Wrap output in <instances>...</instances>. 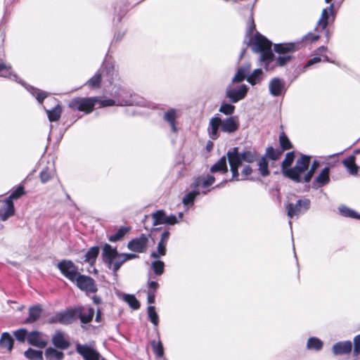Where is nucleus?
Instances as JSON below:
<instances>
[{"mask_svg": "<svg viewBox=\"0 0 360 360\" xmlns=\"http://www.w3.org/2000/svg\"><path fill=\"white\" fill-rule=\"evenodd\" d=\"M249 43L254 52L260 53L259 61L264 63L266 70L272 68L269 66L274 62L276 65L283 66L291 60L290 55L288 54H281L275 58L271 50V42L257 32L251 37Z\"/></svg>", "mask_w": 360, "mask_h": 360, "instance_id": "f257e3e1", "label": "nucleus"}, {"mask_svg": "<svg viewBox=\"0 0 360 360\" xmlns=\"http://www.w3.org/2000/svg\"><path fill=\"white\" fill-rule=\"evenodd\" d=\"M238 128L239 123L236 117H229L225 120H221L219 115H217L210 120L207 133L211 139L216 140L220 136V131L232 134L236 131Z\"/></svg>", "mask_w": 360, "mask_h": 360, "instance_id": "f03ea898", "label": "nucleus"}, {"mask_svg": "<svg viewBox=\"0 0 360 360\" xmlns=\"http://www.w3.org/2000/svg\"><path fill=\"white\" fill-rule=\"evenodd\" d=\"M229 162L232 172V179L239 180L238 167L243 162L252 163L257 160V154L254 150L238 152V148L234 147L227 153Z\"/></svg>", "mask_w": 360, "mask_h": 360, "instance_id": "7ed1b4c3", "label": "nucleus"}, {"mask_svg": "<svg viewBox=\"0 0 360 360\" xmlns=\"http://www.w3.org/2000/svg\"><path fill=\"white\" fill-rule=\"evenodd\" d=\"M116 77L117 71L114 65L105 61L98 72L87 81L86 84L92 88H98L102 79L112 84L114 78Z\"/></svg>", "mask_w": 360, "mask_h": 360, "instance_id": "20e7f679", "label": "nucleus"}, {"mask_svg": "<svg viewBox=\"0 0 360 360\" xmlns=\"http://www.w3.org/2000/svg\"><path fill=\"white\" fill-rule=\"evenodd\" d=\"M102 258L107 264L108 268L113 271L115 274L120 269L121 266L126 262L124 257H121L116 248H112L109 244H105L102 251Z\"/></svg>", "mask_w": 360, "mask_h": 360, "instance_id": "39448f33", "label": "nucleus"}, {"mask_svg": "<svg viewBox=\"0 0 360 360\" xmlns=\"http://www.w3.org/2000/svg\"><path fill=\"white\" fill-rule=\"evenodd\" d=\"M122 94H127L120 86H116L114 93L112 94L113 98H97L96 103H99L101 107H108L112 105H120L124 106L125 105L131 104L134 103L130 96L129 97L123 98L121 97Z\"/></svg>", "mask_w": 360, "mask_h": 360, "instance_id": "423d86ee", "label": "nucleus"}, {"mask_svg": "<svg viewBox=\"0 0 360 360\" xmlns=\"http://www.w3.org/2000/svg\"><path fill=\"white\" fill-rule=\"evenodd\" d=\"M309 163L310 157L307 155H302L297 160L296 165L294 167L285 170V176L296 182H301V174L307 169Z\"/></svg>", "mask_w": 360, "mask_h": 360, "instance_id": "0eeeda50", "label": "nucleus"}, {"mask_svg": "<svg viewBox=\"0 0 360 360\" xmlns=\"http://www.w3.org/2000/svg\"><path fill=\"white\" fill-rule=\"evenodd\" d=\"M97 101V98L77 97L72 99L68 106L73 110L83 111L89 113L93 110Z\"/></svg>", "mask_w": 360, "mask_h": 360, "instance_id": "6e6552de", "label": "nucleus"}, {"mask_svg": "<svg viewBox=\"0 0 360 360\" xmlns=\"http://www.w3.org/2000/svg\"><path fill=\"white\" fill-rule=\"evenodd\" d=\"M310 200L307 198L300 199L296 203H288L285 205L287 215L289 218L298 217L309 209Z\"/></svg>", "mask_w": 360, "mask_h": 360, "instance_id": "1a4fd4ad", "label": "nucleus"}, {"mask_svg": "<svg viewBox=\"0 0 360 360\" xmlns=\"http://www.w3.org/2000/svg\"><path fill=\"white\" fill-rule=\"evenodd\" d=\"M217 179V175L212 173L207 175H202L195 177L191 185V188H202V193L207 194L210 191V186L213 185L215 180Z\"/></svg>", "mask_w": 360, "mask_h": 360, "instance_id": "9d476101", "label": "nucleus"}, {"mask_svg": "<svg viewBox=\"0 0 360 360\" xmlns=\"http://www.w3.org/2000/svg\"><path fill=\"white\" fill-rule=\"evenodd\" d=\"M60 273L72 282L79 274L77 266L70 260L63 259L57 264Z\"/></svg>", "mask_w": 360, "mask_h": 360, "instance_id": "9b49d317", "label": "nucleus"}, {"mask_svg": "<svg viewBox=\"0 0 360 360\" xmlns=\"http://www.w3.org/2000/svg\"><path fill=\"white\" fill-rule=\"evenodd\" d=\"M248 90V88L245 84H242L238 87H234L232 84H230L226 88V95L231 102L237 103L245 97Z\"/></svg>", "mask_w": 360, "mask_h": 360, "instance_id": "f8f14e48", "label": "nucleus"}, {"mask_svg": "<svg viewBox=\"0 0 360 360\" xmlns=\"http://www.w3.org/2000/svg\"><path fill=\"white\" fill-rule=\"evenodd\" d=\"M148 238L142 233L140 236L134 238L127 243V248L134 252H146L148 248Z\"/></svg>", "mask_w": 360, "mask_h": 360, "instance_id": "ddd939ff", "label": "nucleus"}, {"mask_svg": "<svg viewBox=\"0 0 360 360\" xmlns=\"http://www.w3.org/2000/svg\"><path fill=\"white\" fill-rule=\"evenodd\" d=\"M74 283L80 290L86 292H96L97 291L95 281L90 276L79 274Z\"/></svg>", "mask_w": 360, "mask_h": 360, "instance_id": "4468645a", "label": "nucleus"}, {"mask_svg": "<svg viewBox=\"0 0 360 360\" xmlns=\"http://www.w3.org/2000/svg\"><path fill=\"white\" fill-rule=\"evenodd\" d=\"M181 111L176 108H169L163 114V120L167 122L173 133H178L179 127L177 119L181 117Z\"/></svg>", "mask_w": 360, "mask_h": 360, "instance_id": "2eb2a0df", "label": "nucleus"}, {"mask_svg": "<svg viewBox=\"0 0 360 360\" xmlns=\"http://www.w3.org/2000/svg\"><path fill=\"white\" fill-rule=\"evenodd\" d=\"M76 319L75 311L74 310H66L57 313L55 316L49 319L48 323H59L63 325H68L73 323Z\"/></svg>", "mask_w": 360, "mask_h": 360, "instance_id": "dca6fc26", "label": "nucleus"}, {"mask_svg": "<svg viewBox=\"0 0 360 360\" xmlns=\"http://www.w3.org/2000/svg\"><path fill=\"white\" fill-rule=\"evenodd\" d=\"M269 91L273 96H283L286 92L285 81L278 77L272 78L269 84Z\"/></svg>", "mask_w": 360, "mask_h": 360, "instance_id": "f3484780", "label": "nucleus"}, {"mask_svg": "<svg viewBox=\"0 0 360 360\" xmlns=\"http://www.w3.org/2000/svg\"><path fill=\"white\" fill-rule=\"evenodd\" d=\"M76 350L84 360H101L103 359L96 350L86 345H77Z\"/></svg>", "mask_w": 360, "mask_h": 360, "instance_id": "a211bd4d", "label": "nucleus"}, {"mask_svg": "<svg viewBox=\"0 0 360 360\" xmlns=\"http://www.w3.org/2000/svg\"><path fill=\"white\" fill-rule=\"evenodd\" d=\"M169 236L170 233L169 231H165L162 233L161 238L158 243L157 250L151 252L150 257L158 259L166 255V247L169 238Z\"/></svg>", "mask_w": 360, "mask_h": 360, "instance_id": "6ab92c4d", "label": "nucleus"}, {"mask_svg": "<svg viewBox=\"0 0 360 360\" xmlns=\"http://www.w3.org/2000/svg\"><path fill=\"white\" fill-rule=\"evenodd\" d=\"M75 316H77L82 323H90L94 316L95 310L90 307L84 306L75 309Z\"/></svg>", "mask_w": 360, "mask_h": 360, "instance_id": "aec40b11", "label": "nucleus"}, {"mask_svg": "<svg viewBox=\"0 0 360 360\" xmlns=\"http://www.w3.org/2000/svg\"><path fill=\"white\" fill-rule=\"evenodd\" d=\"M14 205L10 199L0 201V218L2 221L7 220L14 214Z\"/></svg>", "mask_w": 360, "mask_h": 360, "instance_id": "412c9836", "label": "nucleus"}, {"mask_svg": "<svg viewBox=\"0 0 360 360\" xmlns=\"http://www.w3.org/2000/svg\"><path fill=\"white\" fill-rule=\"evenodd\" d=\"M0 77L11 79L22 85H25L17 75L13 72L11 66L6 64L2 59H0Z\"/></svg>", "mask_w": 360, "mask_h": 360, "instance_id": "4be33fe9", "label": "nucleus"}, {"mask_svg": "<svg viewBox=\"0 0 360 360\" xmlns=\"http://www.w3.org/2000/svg\"><path fill=\"white\" fill-rule=\"evenodd\" d=\"M330 181V168L326 167L323 168L320 174L316 177L314 183L313 188H317L318 187L323 186L328 184Z\"/></svg>", "mask_w": 360, "mask_h": 360, "instance_id": "5701e85b", "label": "nucleus"}, {"mask_svg": "<svg viewBox=\"0 0 360 360\" xmlns=\"http://www.w3.org/2000/svg\"><path fill=\"white\" fill-rule=\"evenodd\" d=\"M210 173L217 175L218 178L219 174H224L228 172V167L226 164V158L225 156L221 157L216 163H214L210 168Z\"/></svg>", "mask_w": 360, "mask_h": 360, "instance_id": "b1692460", "label": "nucleus"}, {"mask_svg": "<svg viewBox=\"0 0 360 360\" xmlns=\"http://www.w3.org/2000/svg\"><path fill=\"white\" fill-rule=\"evenodd\" d=\"M28 342L39 348H44L47 345V342L42 339L41 334L38 331H32L27 335Z\"/></svg>", "mask_w": 360, "mask_h": 360, "instance_id": "393cba45", "label": "nucleus"}, {"mask_svg": "<svg viewBox=\"0 0 360 360\" xmlns=\"http://www.w3.org/2000/svg\"><path fill=\"white\" fill-rule=\"evenodd\" d=\"M352 348L350 341L338 342L333 346V352L335 355L347 354L352 351Z\"/></svg>", "mask_w": 360, "mask_h": 360, "instance_id": "a878e982", "label": "nucleus"}, {"mask_svg": "<svg viewBox=\"0 0 360 360\" xmlns=\"http://www.w3.org/2000/svg\"><path fill=\"white\" fill-rule=\"evenodd\" d=\"M333 8V4H331L329 11L328 8H324L322 11L321 18L317 22V25L316 27V30H324L328 24V18H329V13H332Z\"/></svg>", "mask_w": 360, "mask_h": 360, "instance_id": "bb28decb", "label": "nucleus"}, {"mask_svg": "<svg viewBox=\"0 0 360 360\" xmlns=\"http://www.w3.org/2000/svg\"><path fill=\"white\" fill-rule=\"evenodd\" d=\"M296 49V46L293 43H283V44H278L274 45V51L278 53V55L281 54H288L295 51Z\"/></svg>", "mask_w": 360, "mask_h": 360, "instance_id": "cd10ccee", "label": "nucleus"}, {"mask_svg": "<svg viewBox=\"0 0 360 360\" xmlns=\"http://www.w3.org/2000/svg\"><path fill=\"white\" fill-rule=\"evenodd\" d=\"M42 312V309L40 305H35L30 307L29 309V316L27 319L25 321V323H32L37 321Z\"/></svg>", "mask_w": 360, "mask_h": 360, "instance_id": "c85d7f7f", "label": "nucleus"}, {"mask_svg": "<svg viewBox=\"0 0 360 360\" xmlns=\"http://www.w3.org/2000/svg\"><path fill=\"white\" fill-rule=\"evenodd\" d=\"M13 339L8 333H3L0 338V347L11 352L13 347Z\"/></svg>", "mask_w": 360, "mask_h": 360, "instance_id": "c756f323", "label": "nucleus"}, {"mask_svg": "<svg viewBox=\"0 0 360 360\" xmlns=\"http://www.w3.org/2000/svg\"><path fill=\"white\" fill-rule=\"evenodd\" d=\"M53 345L60 349H67L70 346V343L68 340H66L62 333L57 332L52 339Z\"/></svg>", "mask_w": 360, "mask_h": 360, "instance_id": "7c9ffc66", "label": "nucleus"}, {"mask_svg": "<svg viewBox=\"0 0 360 360\" xmlns=\"http://www.w3.org/2000/svg\"><path fill=\"white\" fill-rule=\"evenodd\" d=\"M323 342L316 337H311L308 339L306 347L308 350L319 352L323 348Z\"/></svg>", "mask_w": 360, "mask_h": 360, "instance_id": "2f4dec72", "label": "nucleus"}, {"mask_svg": "<svg viewBox=\"0 0 360 360\" xmlns=\"http://www.w3.org/2000/svg\"><path fill=\"white\" fill-rule=\"evenodd\" d=\"M263 72L262 69H255L250 75H249L246 79L251 85H255L262 80Z\"/></svg>", "mask_w": 360, "mask_h": 360, "instance_id": "473e14b6", "label": "nucleus"}, {"mask_svg": "<svg viewBox=\"0 0 360 360\" xmlns=\"http://www.w3.org/2000/svg\"><path fill=\"white\" fill-rule=\"evenodd\" d=\"M342 163L351 174L355 175L357 174L358 167L355 164V157L354 155H351L345 159Z\"/></svg>", "mask_w": 360, "mask_h": 360, "instance_id": "72a5a7b5", "label": "nucleus"}, {"mask_svg": "<svg viewBox=\"0 0 360 360\" xmlns=\"http://www.w3.org/2000/svg\"><path fill=\"white\" fill-rule=\"evenodd\" d=\"M46 112L49 120L50 122H56L58 121L61 116L62 108L60 105L58 104L51 110H46Z\"/></svg>", "mask_w": 360, "mask_h": 360, "instance_id": "f704fd0d", "label": "nucleus"}, {"mask_svg": "<svg viewBox=\"0 0 360 360\" xmlns=\"http://www.w3.org/2000/svg\"><path fill=\"white\" fill-rule=\"evenodd\" d=\"M99 253V248L97 246L91 247L84 255V261L88 263H94Z\"/></svg>", "mask_w": 360, "mask_h": 360, "instance_id": "c9c22d12", "label": "nucleus"}, {"mask_svg": "<svg viewBox=\"0 0 360 360\" xmlns=\"http://www.w3.org/2000/svg\"><path fill=\"white\" fill-rule=\"evenodd\" d=\"M200 191L198 188H192V191L186 193L183 199L182 202L185 206L193 205L194 200L198 195Z\"/></svg>", "mask_w": 360, "mask_h": 360, "instance_id": "e433bc0d", "label": "nucleus"}, {"mask_svg": "<svg viewBox=\"0 0 360 360\" xmlns=\"http://www.w3.org/2000/svg\"><path fill=\"white\" fill-rule=\"evenodd\" d=\"M130 229L127 226L120 227L115 233L110 235L108 237L110 242H117L121 240L129 231Z\"/></svg>", "mask_w": 360, "mask_h": 360, "instance_id": "4c0bfd02", "label": "nucleus"}, {"mask_svg": "<svg viewBox=\"0 0 360 360\" xmlns=\"http://www.w3.org/2000/svg\"><path fill=\"white\" fill-rule=\"evenodd\" d=\"M153 352L155 354L157 359L163 357L164 356V348L162 342L158 340V341L153 340L150 342Z\"/></svg>", "mask_w": 360, "mask_h": 360, "instance_id": "58836bf2", "label": "nucleus"}, {"mask_svg": "<svg viewBox=\"0 0 360 360\" xmlns=\"http://www.w3.org/2000/svg\"><path fill=\"white\" fill-rule=\"evenodd\" d=\"M27 91L34 96L39 103H41L44 98L47 96V94L44 91H42L38 89H35L33 86H25Z\"/></svg>", "mask_w": 360, "mask_h": 360, "instance_id": "ea45409f", "label": "nucleus"}, {"mask_svg": "<svg viewBox=\"0 0 360 360\" xmlns=\"http://www.w3.org/2000/svg\"><path fill=\"white\" fill-rule=\"evenodd\" d=\"M153 219V225L157 226L159 224H165L166 219V214L162 210H158L151 214Z\"/></svg>", "mask_w": 360, "mask_h": 360, "instance_id": "a19ab883", "label": "nucleus"}, {"mask_svg": "<svg viewBox=\"0 0 360 360\" xmlns=\"http://www.w3.org/2000/svg\"><path fill=\"white\" fill-rule=\"evenodd\" d=\"M338 210L340 213L344 217L360 219L359 214L345 205L340 206Z\"/></svg>", "mask_w": 360, "mask_h": 360, "instance_id": "79ce46f5", "label": "nucleus"}, {"mask_svg": "<svg viewBox=\"0 0 360 360\" xmlns=\"http://www.w3.org/2000/svg\"><path fill=\"white\" fill-rule=\"evenodd\" d=\"M147 314L148 319L155 327H157L159 324V316L155 311V307L154 306H148L147 308Z\"/></svg>", "mask_w": 360, "mask_h": 360, "instance_id": "37998d69", "label": "nucleus"}, {"mask_svg": "<svg viewBox=\"0 0 360 360\" xmlns=\"http://www.w3.org/2000/svg\"><path fill=\"white\" fill-rule=\"evenodd\" d=\"M26 358L30 360H42L43 354L41 351L35 350L32 348H29L24 353Z\"/></svg>", "mask_w": 360, "mask_h": 360, "instance_id": "c03bdc74", "label": "nucleus"}, {"mask_svg": "<svg viewBox=\"0 0 360 360\" xmlns=\"http://www.w3.org/2000/svg\"><path fill=\"white\" fill-rule=\"evenodd\" d=\"M45 355L50 359L60 360L63 357V353L54 348L49 347L46 349Z\"/></svg>", "mask_w": 360, "mask_h": 360, "instance_id": "a18cd8bd", "label": "nucleus"}, {"mask_svg": "<svg viewBox=\"0 0 360 360\" xmlns=\"http://www.w3.org/2000/svg\"><path fill=\"white\" fill-rule=\"evenodd\" d=\"M123 300L125 301L133 309H139L140 308V303L139 300L133 295H124Z\"/></svg>", "mask_w": 360, "mask_h": 360, "instance_id": "49530a36", "label": "nucleus"}, {"mask_svg": "<svg viewBox=\"0 0 360 360\" xmlns=\"http://www.w3.org/2000/svg\"><path fill=\"white\" fill-rule=\"evenodd\" d=\"M123 91H124L127 94H121V97L123 98H127L129 97V96H130V97L131 98V99L134 101V103H131V104H128L127 105H143V101H142V99L141 98L139 97V96H137L136 94H131L129 90L120 86Z\"/></svg>", "mask_w": 360, "mask_h": 360, "instance_id": "de8ad7c7", "label": "nucleus"}, {"mask_svg": "<svg viewBox=\"0 0 360 360\" xmlns=\"http://www.w3.org/2000/svg\"><path fill=\"white\" fill-rule=\"evenodd\" d=\"M279 143L283 150H289L292 148V145L284 132L279 135Z\"/></svg>", "mask_w": 360, "mask_h": 360, "instance_id": "09e8293b", "label": "nucleus"}, {"mask_svg": "<svg viewBox=\"0 0 360 360\" xmlns=\"http://www.w3.org/2000/svg\"><path fill=\"white\" fill-rule=\"evenodd\" d=\"M295 158L293 152L287 153L285 159L283 160L281 167L283 174L285 175V170H288L289 167L292 163Z\"/></svg>", "mask_w": 360, "mask_h": 360, "instance_id": "8fccbe9b", "label": "nucleus"}, {"mask_svg": "<svg viewBox=\"0 0 360 360\" xmlns=\"http://www.w3.org/2000/svg\"><path fill=\"white\" fill-rule=\"evenodd\" d=\"M258 167H259V171L260 174L262 176H266L269 174V172L268 169V162L266 159V158H261L258 160Z\"/></svg>", "mask_w": 360, "mask_h": 360, "instance_id": "3c124183", "label": "nucleus"}, {"mask_svg": "<svg viewBox=\"0 0 360 360\" xmlns=\"http://www.w3.org/2000/svg\"><path fill=\"white\" fill-rule=\"evenodd\" d=\"M151 268L157 276H161L164 273L165 263L160 260H155L151 263Z\"/></svg>", "mask_w": 360, "mask_h": 360, "instance_id": "603ef678", "label": "nucleus"}, {"mask_svg": "<svg viewBox=\"0 0 360 360\" xmlns=\"http://www.w3.org/2000/svg\"><path fill=\"white\" fill-rule=\"evenodd\" d=\"M53 176V170L46 167L40 172L39 177L43 184L49 181Z\"/></svg>", "mask_w": 360, "mask_h": 360, "instance_id": "864d4df0", "label": "nucleus"}, {"mask_svg": "<svg viewBox=\"0 0 360 360\" xmlns=\"http://www.w3.org/2000/svg\"><path fill=\"white\" fill-rule=\"evenodd\" d=\"M282 153H283L282 150H279L278 149H274L272 147H269L266 149V155L269 158H270L273 160H278L281 157V155H282Z\"/></svg>", "mask_w": 360, "mask_h": 360, "instance_id": "5fc2aeb1", "label": "nucleus"}, {"mask_svg": "<svg viewBox=\"0 0 360 360\" xmlns=\"http://www.w3.org/2000/svg\"><path fill=\"white\" fill-rule=\"evenodd\" d=\"M234 110H235L234 105L229 104V103H223L221 105L219 110V112H221L226 115H231L233 113Z\"/></svg>", "mask_w": 360, "mask_h": 360, "instance_id": "6e6d98bb", "label": "nucleus"}, {"mask_svg": "<svg viewBox=\"0 0 360 360\" xmlns=\"http://www.w3.org/2000/svg\"><path fill=\"white\" fill-rule=\"evenodd\" d=\"M24 194L25 191L23 186H19L6 199H10V200L13 202V200L18 199Z\"/></svg>", "mask_w": 360, "mask_h": 360, "instance_id": "4d7b16f0", "label": "nucleus"}, {"mask_svg": "<svg viewBox=\"0 0 360 360\" xmlns=\"http://www.w3.org/2000/svg\"><path fill=\"white\" fill-rule=\"evenodd\" d=\"M13 334L17 340L21 342H24L26 337L28 335L27 331L25 328L17 330Z\"/></svg>", "mask_w": 360, "mask_h": 360, "instance_id": "13d9d810", "label": "nucleus"}, {"mask_svg": "<svg viewBox=\"0 0 360 360\" xmlns=\"http://www.w3.org/2000/svg\"><path fill=\"white\" fill-rule=\"evenodd\" d=\"M248 30H247V36L251 37L253 34V32L255 30V24L254 22L252 13L250 14V17L248 20Z\"/></svg>", "mask_w": 360, "mask_h": 360, "instance_id": "bf43d9fd", "label": "nucleus"}, {"mask_svg": "<svg viewBox=\"0 0 360 360\" xmlns=\"http://www.w3.org/2000/svg\"><path fill=\"white\" fill-rule=\"evenodd\" d=\"M354 354L357 356L360 354V335H356L354 339Z\"/></svg>", "mask_w": 360, "mask_h": 360, "instance_id": "052dcab7", "label": "nucleus"}, {"mask_svg": "<svg viewBox=\"0 0 360 360\" xmlns=\"http://www.w3.org/2000/svg\"><path fill=\"white\" fill-rule=\"evenodd\" d=\"M179 222V219L174 214H170L169 216L166 215V219L165 221V224L169 225H174Z\"/></svg>", "mask_w": 360, "mask_h": 360, "instance_id": "680f3d73", "label": "nucleus"}, {"mask_svg": "<svg viewBox=\"0 0 360 360\" xmlns=\"http://www.w3.org/2000/svg\"><path fill=\"white\" fill-rule=\"evenodd\" d=\"M252 173V169L250 166L247 165L245 166L243 169L242 170V178L239 177L238 181H243L247 179L248 176Z\"/></svg>", "mask_w": 360, "mask_h": 360, "instance_id": "e2e57ef3", "label": "nucleus"}, {"mask_svg": "<svg viewBox=\"0 0 360 360\" xmlns=\"http://www.w3.org/2000/svg\"><path fill=\"white\" fill-rule=\"evenodd\" d=\"M321 60L320 57H314L311 58L303 67V71H304L307 68L319 63Z\"/></svg>", "mask_w": 360, "mask_h": 360, "instance_id": "0e129e2a", "label": "nucleus"}, {"mask_svg": "<svg viewBox=\"0 0 360 360\" xmlns=\"http://www.w3.org/2000/svg\"><path fill=\"white\" fill-rule=\"evenodd\" d=\"M245 77H247L241 73L239 70H237L236 74L232 78V83L240 82L243 81Z\"/></svg>", "mask_w": 360, "mask_h": 360, "instance_id": "69168bd1", "label": "nucleus"}, {"mask_svg": "<svg viewBox=\"0 0 360 360\" xmlns=\"http://www.w3.org/2000/svg\"><path fill=\"white\" fill-rule=\"evenodd\" d=\"M250 64L247 63L242 67L239 68L238 70H239L241 73H243L245 76L248 77L250 71Z\"/></svg>", "mask_w": 360, "mask_h": 360, "instance_id": "338daca9", "label": "nucleus"}, {"mask_svg": "<svg viewBox=\"0 0 360 360\" xmlns=\"http://www.w3.org/2000/svg\"><path fill=\"white\" fill-rule=\"evenodd\" d=\"M159 288V284L156 281H148V290L153 291L154 293L156 292V290Z\"/></svg>", "mask_w": 360, "mask_h": 360, "instance_id": "774afa93", "label": "nucleus"}]
</instances>
